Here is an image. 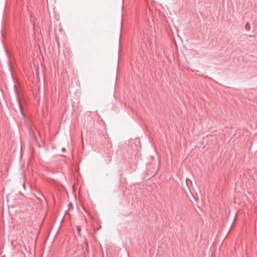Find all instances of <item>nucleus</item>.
I'll return each instance as SVG.
<instances>
[{
	"label": "nucleus",
	"instance_id": "nucleus-1",
	"mask_svg": "<svg viewBox=\"0 0 257 257\" xmlns=\"http://www.w3.org/2000/svg\"><path fill=\"white\" fill-rule=\"evenodd\" d=\"M15 87L16 88V94H17V101H18V105H19V109L20 110V111H21V113L22 114H23V111H22V103H21V101L20 97L19 96V93H18V91L17 90V86L16 85H15Z\"/></svg>",
	"mask_w": 257,
	"mask_h": 257
},
{
	"label": "nucleus",
	"instance_id": "nucleus-2",
	"mask_svg": "<svg viewBox=\"0 0 257 257\" xmlns=\"http://www.w3.org/2000/svg\"><path fill=\"white\" fill-rule=\"evenodd\" d=\"M245 29L247 31H249L250 30V26L248 23H246L245 25Z\"/></svg>",
	"mask_w": 257,
	"mask_h": 257
},
{
	"label": "nucleus",
	"instance_id": "nucleus-3",
	"mask_svg": "<svg viewBox=\"0 0 257 257\" xmlns=\"http://www.w3.org/2000/svg\"><path fill=\"white\" fill-rule=\"evenodd\" d=\"M81 230V227L80 226H77V231L79 233Z\"/></svg>",
	"mask_w": 257,
	"mask_h": 257
},
{
	"label": "nucleus",
	"instance_id": "nucleus-4",
	"mask_svg": "<svg viewBox=\"0 0 257 257\" xmlns=\"http://www.w3.org/2000/svg\"><path fill=\"white\" fill-rule=\"evenodd\" d=\"M62 151H65V149H64V148H63V149H62Z\"/></svg>",
	"mask_w": 257,
	"mask_h": 257
},
{
	"label": "nucleus",
	"instance_id": "nucleus-5",
	"mask_svg": "<svg viewBox=\"0 0 257 257\" xmlns=\"http://www.w3.org/2000/svg\"><path fill=\"white\" fill-rule=\"evenodd\" d=\"M71 205H72V203H70V206H71Z\"/></svg>",
	"mask_w": 257,
	"mask_h": 257
},
{
	"label": "nucleus",
	"instance_id": "nucleus-6",
	"mask_svg": "<svg viewBox=\"0 0 257 257\" xmlns=\"http://www.w3.org/2000/svg\"><path fill=\"white\" fill-rule=\"evenodd\" d=\"M71 205H72V203H70V206H71Z\"/></svg>",
	"mask_w": 257,
	"mask_h": 257
}]
</instances>
